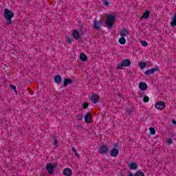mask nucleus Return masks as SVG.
<instances>
[{
	"label": "nucleus",
	"mask_w": 176,
	"mask_h": 176,
	"mask_svg": "<svg viewBox=\"0 0 176 176\" xmlns=\"http://www.w3.org/2000/svg\"><path fill=\"white\" fill-rule=\"evenodd\" d=\"M14 17V13L12 12V11H10L9 9L6 8L4 10V19H6L7 21L8 25H12L14 21L12 20Z\"/></svg>",
	"instance_id": "obj_1"
},
{
	"label": "nucleus",
	"mask_w": 176,
	"mask_h": 176,
	"mask_svg": "<svg viewBox=\"0 0 176 176\" xmlns=\"http://www.w3.org/2000/svg\"><path fill=\"white\" fill-rule=\"evenodd\" d=\"M116 21V18L111 14L107 16V19L104 23L107 24V27L112 28L113 27V22Z\"/></svg>",
	"instance_id": "obj_2"
},
{
	"label": "nucleus",
	"mask_w": 176,
	"mask_h": 176,
	"mask_svg": "<svg viewBox=\"0 0 176 176\" xmlns=\"http://www.w3.org/2000/svg\"><path fill=\"white\" fill-rule=\"evenodd\" d=\"M131 65V60L130 59H124L121 64H118L116 69H123V67H130Z\"/></svg>",
	"instance_id": "obj_3"
},
{
	"label": "nucleus",
	"mask_w": 176,
	"mask_h": 176,
	"mask_svg": "<svg viewBox=\"0 0 176 176\" xmlns=\"http://www.w3.org/2000/svg\"><path fill=\"white\" fill-rule=\"evenodd\" d=\"M56 166L57 165H56V164H47L46 170L50 175H53V174H54V168H56Z\"/></svg>",
	"instance_id": "obj_4"
},
{
	"label": "nucleus",
	"mask_w": 176,
	"mask_h": 176,
	"mask_svg": "<svg viewBox=\"0 0 176 176\" xmlns=\"http://www.w3.org/2000/svg\"><path fill=\"white\" fill-rule=\"evenodd\" d=\"M155 107L156 109H159L160 111H163L164 108H166V103L163 101H159L155 103Z\"/></svg>",
	"instance_id": "obj_5"
},
{
	"label": "nucleus",
	"mask_w": 176,
	"mask_h": 176,
	"mask_svg": "<svg viewBox=\"0 0 176 176\" xmlns=\"http://www.w3.org/2000/svg\"><path fill=\"white\" fill-rule=\"evenodd\" d=\"M100 96L97 94H93L91 96L90 100L94 102V104H97V102H100Z\"/></svg>",
	"instance_id": "obj_6"
},
{
	"label": "nucleus",
	"mask_w": 176,
	"mask_h": 176,
	"mask_svg": "<svg viewBox=\"0 0 176 176\" xmlns=\"http://www.w3.org/2000/svg\"><path fill=\"white\" fill-rule=\"evenodd\" d=\"M156 71H159V67L158 66H155V67L148 69L147 71H146L144 72L145 75L146 76H149V75H152V74H155V72H156Z\"/></svg>",
	"instance_id": "obj_7"
},
{
	"label": "nucleus",
	"mask_w": 176,
	"mask_h": 176,
	"mask_svg": "<svg viewBox=\"0 0 176 176\" xmlns=\"http://www.w3.org/2000/svg\"><path fill=\"white\" fill-rule=\"evenodd\" d=\"M101 24H102V21H101V20L94 21V28L95 30H98V31H100L101 30Z\"/></svg>",
	"instance_id": "obj_8"
},
{
	"label": "nucleus",
	"mask_w": 176,
	"mask_h": 176,
	"mask_svg": "<svg viewBox=\"0 0 176 176\" xmlns=\"http://www.w3.org/2000/svg\"><path fill=\"white\" fill-rule=\"evenodd\" d=\"M108 151H109V148L105 145H102L99 148V152H100V153H101V155H105V153H107V152H108Z\"/></svg>",
	"instance_id": "obj_9"
},
{
	"label": "nucleus",
	"mask_w": 176,
	"mask_h": 176,
	"mask_svg": "<svg viewBox=\"0 0 176 176\" xmlns=\"http://www.w3.org/2000/svg\"><path fill=\"white\" fill-rule=\"evenodd\" d=\"M116 147H117L116 145L115 146V148L111 149L110 151V155L113 157H116V156H118V155H119V150L117 149Z\"/></svg>",
	"instance_id": "obj_10"
},
{
	"label": "nucleus",
	"mask_w": 176,
	"mask_h": 176,
	"mask_svg": "<svg viewBox=\"0 0 176 176\" xmlns=\"http://www.w3.org/2000/svg\"><path fill=\"white\" fill-rule=\"evenodd\" d=\"M75 80H72L70 78H65L63 80V86L65 87H67V86H68V85H72V83H74Z\"/></svg>",
	"instance_id": "obj_11"
},
{
	"label": "nucleus",
	"mask_w": 176,
	"mask_h": 176,
	"mask_svg": "<svg viewBox=\"0 0 176 176\" xmlns=\"http://www.w3.org/2000/svg\"><path fill=\"white\" fill-rule=\"evenodd\" d=\"M139 89L142 91H144L146 90V89H148V85H146V82H141L139 84Z\"/></svg>",
	"instance_id": "obj_12"
},
{
	"label": "nucleus",
	"mask_w": 176,
	"mask_h": 176,
	"mask_svg": "<svg viewBox=\"0 0 176 176\" xmlns=\"http://www.w3.org/2000/svg\"><path fill=\"white\" fill-rule=\"evenodd\" d=\"M72 35H73V38H74L76 41H79V39H80V34H79V32L78 30H74Z\"/></svg>",
	"instance_id": "obj_13"
},
{
	"label": "nucleus",
	"mask_w": 176,
	"mask_h": 176,
	"mask_svg": "<svg viewBox=\"0 0 176 176\" xmlns=\"http://www.w3.org/2000/svg\"><path fill=\"white\" fill-rule=\"evenodd\" d=\"M120 36L124 38V36H127L129 35V30L126 28H122V30L120 32Z\"/></svg>",
	"instance_id": "obj_14"
},
{
	"label": "nucleus",
	"mask_w": 176,
	"mask_h": 176,
	"mask_svg": "<svg viewBox=\"0 0 176 176\" xmlns=\"http://www.w3.org/2000/svg\"><path fill=\"white\" fill-rule=\"evenodd\" d=\"M151 14V11L146 10L144 13H143L142 16L140 17V20L145 19L146 20L149 19V15Z\"/></svg>",
	"instance_id": "obj_15"
},
{
	"label": "nucleus",
	"mask_w": 176,
	"mask_h": 176,
	"mask_svg": "<svg viewBox=\"0 0 176 176\" xmlns=\"http://www.w3.org/2000/svg\"><path fill=\"white\" fill-rule=\"evenodd\" d=\"M91 114L90 113H87L84 117L85 123H90L91 122Z\"/></svg>",
	"instance_id": "obj_16"
},
{
	"label": "nucleus",
	"mask_w": 176,
	"mask_h": 176,
	"mask_svg": "<svg viewBox=\"0 0 176 176\" xmlns=\"http://www.w3.org/2000/svg\"><path fill=\"white\" fill-rule=\"evenodd\" d=\"M63 174L65 176H71L72 175V170H71V168H66L63 170Z\"/></svg>",
	"instance_id": "obj_17"
},
{
	"label": "nucleus",
	"mask_w": 176,
	"mask_h": 176,
	"mask_svg": "<svg viewBox=\"0 0 176 176\" xmlns=\"http://www.w3.org/2000/svg\"><path fill=\"white\" fill-rule=\"evenodd\" d=\"M54 80L55 82V83H57V85H60V83H61V76L60 75H56L54 76Z\"/></svg>",
	"instance_id": "obj_18"
},
{
	"label": "nucleus",
	"mask_w": 176,
	"mask_h": 176,
	"mask_svg": "<svg viewBox=\"0 0 176 176\" xmlns=\"http://www.w3.org/2000/svg\"><path fill=\"white\" fill-rule=\"evenodd\" d=\"M129 168L131 170H137V168H138V166L137 165V163H135V162H131L130 164H129Z\"/></svg>",
	"instance_id": "obj_19"
},
{
	"label": "nucleus",
	"mask_w": 176,
	"mask_h": 176,
	"mask_svg": "<svg viewBox=\"0 0 176 176\" xmlns=\"http://www.w3.org/2000/svg\"><path fill=\"white\" fill-rule=\"evenodd\" d=\"M51 140L53 141V145H55V146H58V140L56 136L51 137Z\"/></svg>",
	"instance_id": "obj_20"
},
{
	"label": "nucleus",
	"mask_w": 176,
	"mask_h": 176,
	"mask_svg": "<svg viewBox=\"0 0 176 176\" xmlns=\"http://www.w3.org/2000/svg\"><path fill=\"white\" fill-rule=\"evenodd\" d=\"M170 26L176 27V12L174 14V16L172 18V21L170 22Z\"/></svg>",
	"instance_id": "obj_21"
},
{
	"label": "nucleus",
	"mask_w": 176,
	"mask_h": 176,
	"mask_svg": "<svg viewBox=\"0 0 176 176\" xmlns=\"http://www.w3.org/2000/svg\"><path fill=\"white\" fill-rule=\"evenodd\" d=\"M80 60L81 61H87V56L85 53L82 52L80 54Z\"/></svg>",
	"instance_id": "obj_22"
},
{
	"label": "nucleus",
	"mask_w": 176,
	"mask_h": 176,
	"mask_svg": "<svg viewBox=\"0 0 176 176\" xmlns=\"http://www.w3.org/2000/svg\"><path fill=\"white\" fill-rule=\"evenodd\" d=\"M129 176H145V175L144 174V173H142L141 171H138L135 173V175H133V173H129Z\"/></svg>",
	"instance_id": "obj_23"
},
{
	"label": "nucleus",
	"mask_w": 176,
	"mask_h": 176,
	"mask_svg": "<svg viewBox=\"0 0 176 176\" xmlns=\"http://www.w3.org/2000/svg\"><path fill=\"white\" fill-rule=\"evenodd\" d=\"M118 42L120 45H124L126 43V38L124 37H121L119 38Z\"/></svg>",
	"instance_id": "obj_24"
},
{
	"label": "nucleus",
	"mask_w": 176,
	"mask_h": 176,
	"mask_svg": "<svg viewBox=\"0 0 176 176\" xmlns=\"http://www.w3.org/2000/svg\"><path fill=\"white\" fill-rule=\"evenodd\" d=\"M72 41H74V38H71L69 36H67L66 38L67 43H69V45H71V43H72Z\"/></svg>",
	"instance_id": "obj_25"
},
{
	"label": "nucleus",
	"mask_w": 176,
	"mask_h": 176,
	"mask_svg": "<svg viewBox=\"0 0 176 176\" xmlns=\"http://www.w3.org/2000/svg\"><path fill=\"white\" fill-rule=\"evenodd\" d=\"M77 120L78 121H82L83 120V116H82V114H78L76 116Z\"/></svg>",
	"instance_id": "obj_26"
},
{
	"label": "nucleus",
	"mask_w": 176,
	"mask_h": 176,
	"mask_svg": "<svg viewBox=\"0 0 176 176\" xmlns=\"http://www.w3.org/2000/svg\"><path fill=\"white\" fill-rule=\"evenodd\" d=\"M149 131H150L151 134H152L153 135H155V134L156 133V130H155V128L150 127Z\"/></svg>",
	"instance_id": "obj_27"
},
{
	"label": "nucleus",
	"mask_w": 176,
	"mask_h": 176,
	"mask_svg": "<svg viewBox=\"0 0 176 176\" xmlns=\"http://www.w3.org/2000/svg\"><path fill=\"white\" fill-rule=\"evenodd\" d=\"M72 151H73V152L74 153V155H76V157H79V155H78V152L76 151V148H75V147H72Z\"/></svg>",
	"instance_id": "obj_28"
},
{
	"label": "nucleus",
	"mask_w": 176,
	"mask_h": 176,
	"mask_svg": "<svg viewBox=\"0 0 176 176\" xmlns=\"http://www.w3.org/2000/svg\"><path fill=\"white\" fill-rule=\"evenodd\" d=\"M140 66L142 69H144V68H145V67H146V63H144V62L140 63Z\"/></svg>",
	"instance_id": "obj_29"
},
{
	"label": "nucleus",
	"mask_w": 176,
	"mask_h": 176,
	"mask_svg": "<svg viewBox=\"0 0 176 176\" xmlns=\"http://www.w3.org/2000/svg\"><path fill=\"white\" fill-rule=\"evenodd\" d=\"M10 87H11V89H12V90L14 91V92L16 93V94H17V90L16 89V86L14 85H10Z\"/></svg>",
	"instance_id": "obj_30"
},
{
	"label": "nucleus",
	"mask_w": 176,
	"mask_h": 176,
	"mask_svg": "<svg viewBox=\"0 0 176 176\" xmlns=\"http://www.w3.org/2000/svg\"><path fill=\"white\" fill-rule=\"evenodd\" d=\"M104 6H109V2L107 0H102Z\"/></svg>",
	"instance_id": "obj_31"
},
{
	"label": "nucleus",
	"mask_w": 176,
	"mask_h": 176,
	"mask_svg": "<svg viewBox=\"0 0 176 176\" xmlns=\"http://www.w3.org/2000/svg\"><path fill=\"white\" fill-rule=\"evenodd\" d=\"M143 101H144V102H149V97H148V96H144V97L143 98Z\"/></svg>",
	"instance_id": "obj_32"
},
{
	"label": "nucleus",
	"mask_w": 176,
	"mask_h": 176,
	"mask_svg": "<svg viewBox=\"0 0 176 176\" xmlns=\"http://www.w3.org/2000/svg\"><path fill=\"white\" fill-rule=\"evenodd\" d=\"M82 107L84 109H87L89 108V104L87 102L83 103Z\"/></svg>",
	"instance_id": "obj_33"
},
{
	"label": "nucleus",
	"mask_w": 176,
	"mask_h": 176,
	"mask_svg": "<svg viewBox=\"0 0 176 176\" xmlns=\"http://www.w3.org/2000/svg\"><path fill=\"white\" fill-rule=\"evenodd\" d=\"M142 46H148V42L145 41H141Z\"/></svg>",
	"instance_id": "obj_34"
},
{
	"label": "nucleus",
	"mask_w": 176,
	"mask_h": 176,
	"mask_svg": "<svg viewBox=\"0 0 176 176\" xmlns=\"http://www.w3.org/2000/svg\"><path fill=\"white\" fill-rule=\"evenodd\" d=\"M167 143L170 145V144H173V140L171 139H168Z\"/></svg>",
	"instance_id": "obj_35"
},
{
	"label": "nucleus",
	"mask_w": 176,
	"mask_h": 176,
	"mask_svg": "<svg viewBox=\"0 0 176 176\" xmlns=\"http://www.w3.org/2000/svg\"><path fill=\"white\" fill-rule=\"evenodd\" d=\"M172 123H173V124H174L175 126L176 125V121H175V120H172Z\"/></svg>",
	"instance_id": "obj_36"
},
{
	"label": "nucleus",
	"mask_w": 176,
	"mask_h": 176,
	"mask_svg": "<svg viewBox=\"0 0 176 176\" xmlns=\"http://www.w3.org/2000/svg\"><path fill=\"white\" fill-rule=\"evenodd\" d=\"M31 96H32L34 94L31 91L29 92Z\"/></svg>",
	"instance_id": "obj_37"
},
{
	"label": "nucleus",
	"mask_w": 176,
	"mask_h": 176,
	"mask_svg": "<svg viewBox=\"0 0 176 176\" xmlns=\"http://www.w3.org/2000/svg\"><path fill=\"white\" fill-rule=\"evenodd\" d=\"M28 90H30V88H28Z\"/></svg>",
	"instance_id": "obj_38"
}]
</instances>
